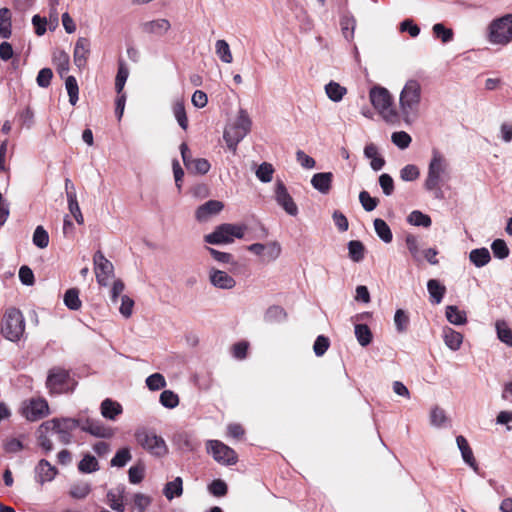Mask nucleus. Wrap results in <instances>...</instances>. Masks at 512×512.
<instances>
[{
    "label": "nucleus",
    "instance_id": "nucleus-22",
    "mask_svg": "<svg viewBox=\"0 0 512 512\" xmlns=\"http://www.w3.org/2000/svg\"><path fill=\"white\" fill-rule=\"evenodd\" d=\"M333 174L331 172H320L312 176L310 183L312 187L322 195H327L332 187Z\"/></svg>",
    "mask_w": 512,
    "mask_h": 512
},
{
    "label": "nucleus",
    "instance_id": "nucleus-4",
    "mask_svg": "<svg viewBox=\"0 0 512 512\" xmlns=\"http://www.w3.org/2000/svg\"><path fill=\"white\" fill-rule=\"evenodd\" d=\"M369 102L385 123L399 122L398 112L393 106L392 95L387 88L380 85L372 86L369 90Z\"/></svg>",
    "mask_w": 512,
    "mask_h": 512
},
{
    "label": "nucleus",
    "instance_id": "nucleus-58",
    "mask_svg": "<svg viewBox=\"0 0 512 512\" xmlns=\"http://www.w3.org/2000/svg\"><path fill=\"white\" fill-rule=\"evenodd\" d=\"M68 208L78 224L83 223V216L74 193H67Z\"/></svg>",
    "mask_w": 512,
    "mask_h": 512
},
{
    "label": "nucleus",
    "instance_id": "nucleus-56",
    "mask_svg": "<svg viewBox=\"0 0 512 512\" xmlns=\"http://www.w3.org/2000/svg\"><path fill=\"white\" fill-rule=\"evenodd\" d=\"M160 403L169 409H173L179 404V397L176 393L171 390H164L160 394Z\"/></svg>",
    "mask_w": 512,
    "mask_h": 512
},
{
    "label": "nucleus",
    "instance_id": "nucleus-26",
    "mask_svg": "<svg viewBox=\"0 0 512 512\" xmlns=\"http://www.w3.org/2000/svg\"><path fill=\"white\" fill-rule=\"evenodd\" d=\"M81 429L91 435L99 438H111L114 435V430L106 427L99 422L86 420L83 424H80Z\"/></svg>",
    "mask_w": 512,
    "mask_h": 512
},
{
    "label": "nucleus",
    "instance_id": "nucleus-28",
    "mask_svg": "<svg viewBox=\"0 0 512 512\" xmlns=\"http://www.w3.org/2000/svg\"><path fill=\"white\" fill-rule=\"evenodd\" d=\"M446 320L454 326H464L468 322L467 313L460 310L456 305H447L445 307Z\"/></svg>",
    "mask_w": 512,
    "mask_h": 512
},
{
    "label": "nucleus",
    "instance_id": "nucleus-10",
    "mask_svg": "<svg viewBox=\"0 0 512 512\" xmlns=\"http://www.w3.org/2000/svg\"><path fill=\"white\" fill-rule=\"evenodd\" d=\"M137 443L149 453L157 457L167 454L168 448L164 439L146 430H138L135 433Z\"/></svg>",
    "mask_w": 512,
    "mask_h": 512
},
{
    "label": "nucleus",
    "instance_id": "nucleus-18",
    "mask_svg": "<svg viewBox=\"0 0 512 512\" xmlns=\"http://www.w3.org/2000/svg\"><path fill=\"white\" fill-rule=\"evenodd\" d=\"M180 152L186 168L194 174H206L210 170V163L204 158H191L186 143L180 145Z\"/></svg>",
    "mask_w": 512,
    "mask_h": 512
},
{
    "label": "nucleus",
    "instance_id": "nucleus-38",
    "mask_svg": "<svg viewBox=\"0 0 512 512\" xmlns=\"http://www.w3.org/2000/svg\"><path fill=\"white\" fill-rule=\"evenodd\" d=\"M215 53L221 62L225 64L233 62V55L226 40L219 39L215 42Z\"/></svg>",
    "mask_w": 512,
    "mask_h": 512
},
{
    "label": "nucleus",
    "instance_id": "nucleus-61",
    "mask_svg": "<svg viewBox=\"0 0 512 512\" xmlns=\"http://www.w3.org/2000/svg\"><path fill=\"white\" fill-rule=\"evenodd\" d=\"M131 460V453L128 448H122L111 459V465L115 467H123Z\"/></svg>",
    "mask_w": 512,
    "mask_h": 512
},
{
    "label": "nucleus",
    "instance_id": "nucleus-17",
    "mask_svg": "<svg viewBox=\"0 0 512 512\" xmlns=\"http://www.w3.org/2000/svg\"><path fill=\"white\" fill-rule=\"evenodd\" d=\"M68 373L62 369L50 370L46 385L52 393L67 392L72 388Z\"/></svg>",
    "mask_w": 512,
    "mask_h": 512
},
{
    "label": "nucleus",
    "instance_id": "nucleus-2",
    "mask_svg": "<svg viewBox=\"0 0 512 512\" xmlns=\"http://www.w3.org/2000/svg\"><path fill=\"white\" fill-rule=\"evenodd\" d=\"M79 426V420L73 418H54L45 421L37 430L38 443L46 452H50L53 449L50 434H57L63 444H68L71 441V432Z\"/></svg>",
    "mask_w": 512,
    "mask_h": 512
},
{
    "label": "nucleus",
    "instance_id": "nucleus-64",
    "mask_svg": "<svg viewBox=\"0 0 512 512\" xmlns=\"http://www.w3.org/2000/svg\"><path fill=\"white\" fill-rule=\"evenodd\" d=\"M3 447L6 453L17 454L24 449V445L20 439L8 438L4 441Z\"/></svg>",
    "mask_w": 512,
    "mask_h": 512
},
{
    "label": "nucleus",
    "instance_id": "nucleus-39",
    "mask_svg": "<svg viewBox=\"0 0 512 512\" xmlns=\"http://www.w3.org/2000/svg\"><path fill=\"white\" fill-rule=\"evenodd\" d=\"M407 222L416 227H424L428 228L432 224V220L429 215L419 211L414 210L407 216Z\"/></svg>",
    "mask_w": 512,
    "mask_h": 512
},
{
    "label": "nucleus",
    "instance_id": "nucleus-23",
    "mask_svg": "<svg viewBox=\"0 0 512 512\" xmlns=\"http://www.w3.org/2000/svg\"><path fill=\"white\" fill-rule=\"evenodd\" d=\"M125 488L119 486L107 492L106 499L112 511L124 512L125 511Z\"/></svg>",
    "mask_w": 512,
    "mask_h": 512
},
{
    "label": "nucleus",
    "instance_id": "nucleus-40",
    "mask_svg": "<svg viewBox=\"0 0 512 512\" xmlns=\"http://www.w3.org/2000/svg\"><path fill=\"white\" fill-rule=\"evenodd\" d=\"M374 230L377 236L384 242L390 243L393 239V235L388 224L380 218H376L373 222Z\"/></svg>",
    "mask_w": 512,
    "mask_h": 512
},
{
    "label": "nucleus",
    "instance_id": "nucleus-43",
    "mask_svg": "<svg viewBox=\"0 0 512 512\" xmlns=\"http://www.w3.org/2000/svg\"><path fill=\"white\" fill-rule=\"evenodd\" d=\"M275 169L271 163L263 162L259 166H257L255 170V175L259 181L262 183H269L273 179V174Z\"/></svg>",
    "mask_w": 512,
    "mask_h": 512
},
{
    "label": "nucleus",
    "instance_id": "nucleus-53",
    "mask_svg": "<svg viewBox=\"0 0 512 512\" xmlns=\"http://www.w3.org/2000/svg\"><path fill=\"white\" fill-rule=\"evenodd\" d=\"M133 503L137 512H146L152 503V497L147 494L138 492L133 496Z\"/></svg>",
    "mask_w": 512,
    "mask_h": 512
},
{
    "label": "nucleus",
    "instance_id": "nucleus-3",
    "mask_svg": "<svg viewBox=\"0 0 512 512\" xmlns=\"http://www.w3.org/2000/svg\"><path fill=\"white\" fill-rule=\"evenodd\" d=\"M450 174L451 169L447 157L439 150H432L424 188L430 192L440 189L441 184L450 179Z\"/></svg>",
    "mask_w": 512,
    "mask_h": 512
},
{
    "label": "nucleus",
    "instance_id": "nucleus-16",
    "mask_svg": "<svg viewBox=\"0 0 512 512\" xmlns=\"http://www.w3.org/2000/svg\"><path fill=\"white\" fill-rule=\"evenodd\" d=\"M274 198L277 205L280 206L288 215L292 217L298 215V206L282 181H277L274 185Z\"/></svg>",
    "mask_w": 512,
    "mask_h": 512
},
{
    "label": "nucleus",
    "instance_id": "nucleus-63",
    "mask_svg": "<svg viewBox=\"0 0 512 512\" xmlns=\"http://www.w3.org/2000/svg\"><path fill=\"white\" fill-rule=\"evenodd\" d=\"M297 163L304 169H314L316 166V161L314 158L306 154L302 150H298L295 154Z\"/></svg>",
    "mask_w": 512,
    "mask_h": 512
},
{
    "label": "nucleus",
    "instance_id": "nucleus-30",
    "mask_svg": "<svg viewBox=\"0 0 512 512\" xmlns=\"http://www.w3.org/2000/svg\"><path fill=\"white\" fill-rule=\"evenodd\" d=\"M427 290L432 304H440L446 294V287L437 279H430L427 282Z\"/></svg>",
    "mask_w": 512,
    "mask_h": 512
},
{
    "label": "nucleus",
    "instance_id": "nucleus-62",
    "mask_svg": "<svg viewBox=\"0 0 512 512\" xmlns=\"http://www.w3.org/2000/svg\"><path fill=\"white\" fill-rule=\"evenodd\" d=\"M396 330L400 333L404 332L407 328L409 318L403 309H397L393 319Z\"/></svg>",
    "mask_w": 512,
    "mask_h": 512
},
{
    "label": "nucleus",
    "instance_id": "nucleus-47",
    "mask_svg": "<svg viewBox=\"0 0 512 512\" xmlns=\"http://www.w3.org/2000/svg\"><path fill=\"white\" fill-rule=\"evenodd\" d=\"M32 241L40 249L47 248L49 245L48 232L42 226H37L34 230Z\"/></svg>",
    "mask_w": 512,
    "mask_h": 512
},
{
    "label": "nucleus",
    "instance_id": "nucleus-48",
    "mask_svg": "<svg viewBox=\"0 0 512 512\" xmlns=\"http://www.w3.org/2000/svg\"><path fill=\"white\" fill-rule=\"evenodd\" d=\"M129 69L124 63L119 64L118 72L115 79V88L118 94L123 93L125 83L129 77Z\"/></svg>",
    "mask_w": 512,
    "mask_h": 512
},
{
    "label": "nucleus",
    "instance_id": "nucleus-36",
    "mask_svg": "<svg viewBox=\"0 0 512 512\" xmlns=\"http://www.w3.org/2000/svg\"><path fill=\"white\" fill-rule=\"evenodd\" d=\"M183 493V480L181 477H176L174 480L165 484L163 494L168 500L175 497H180Z\"/></svg>",
    "mask_w": 512,
    "mask_h": 512
},
{
    "label": "nucleus",
    "instance_id": "nucleus-55",
    "mask_svg": "<svg viewBox=\"0 0 512 512\" xmlns=\"http://www.w3.org/2000/svg\"><path fill=\"white\" fill-rule=\"evenodd\" d=\"M494 256L498 259H505L509 256V248L503 239H496L491 244Z\"/></svg>",
    "mask_w": 512,
    "mask_h": 512
},
{
    "label": "nucleus",
    "instance_id": "nucleus-1",
    "mask_svg": "<svg viewBox=\"0 0 512 512\" xmlns=\"http://www.w3.org/2000/svg\"><path fill=\"white\" fill-rule=\"evenodd\" d=\"M422 85L415 78L406 79L397 93V112L399 120L406 125L414 123L420 115Z\"/></svg>",
    "mask_w": 512,
    "mask_h": 512
},
{
    "label": "nucleus",
    "instance_id": "nucleus-12",
    "mask_svg": "<svg viewBox=\"0 0 512 512\" xmlns=\"http://www.w3.org/2000/svg\"><path fill=\"white\" fill-rule=\"evenodd\" d=\"M124 289L125 285L121 280L114 281L111 288V300L115 304L119 302V313L128 319L133 315L135 302L130 296L123 294Z\"/></svg>",
    "mask_w": 512,
    "mask_h": 512
},
{
    "label": "nucleus",
    "instance_id": "nucleus-45",
    "mask_svg": "<svg viewBox=\"0 0 512 512\" xmlns=\"http://www.w3.org/2000/svg\"><path fill=\"white\" fill-rule=\"evenodd\" d=\"M54 63L61 77H65L69 71V55L64 51H58L54 55Z\"/></svg>",
    "mask_w": 512,
    "mask_h": 512
},
{
    "label": "nucleus",
    "instance_id": "nucleus-51",
    "mask_svg": "<svg viewBox=\"0 0 512 512\" xmlns=\"http://www.w3.org/2000/svg\"><path fill=\"white\" fill-rule=\"evenodd\" d=\"M496 138L505 144L512 142V123L502 122L496 132Z\"/></svg>",
    "mask_w": 512,
    "mask_h": 512
},
{
    "label": "nucleus",
    "instance_id": "nucleus-27",
    "mask_svg": "<svg viewBox=\"0 0 512 512\" xmlns=\"http://www.w3.org/2000/svg\"><path fill=\"white\" fill-rule=\"evenodd\" d=\"M172 114L177 121L178 125L186 131L188 129V117L185 108V102L181 98H177L171 103Z\"/></svg>",
    "mask_w": 512,
    "mask_h": 512
},
{
    "label": "nucleus",
    "instance_id": "nucleus-20",
    "mask_svg": "<svg viewBox=\"0 0 512 512\" xmlns=\"http://www.w3.org/2000/svg\"><path fill=\"white\" fill-rule=\"evenodd\" d=\"M224 208V204L218 200H210L202 204L195 211V218L199 222H206L211 217L219 214Z\"/></svg>",
    "mask_w": 512,
    "mask_h": 512
},
{
    "label": "nucleus",
    "instance_id": "nucleus-9",
    "mask_svg": "<svg viewBox=\"0 0 512 512\" xmlns=\"http://www.w3.org/2000/svg\"><path fill=\"white\" fill-rule=\"evenodd\" d=\"M247 251L253 254L260 263L269 264L281 256L282 246L277 240H270L264 243L250 244L247 246Z\"/></svg>",
    "mask_w": 512,
    "mask_h": 512
},
{
    "label": "nucleus",
    "instance_id": "nucleus-59",
    "mask_svg": "<svg viewBox=\"0 0 512 512\" xmlns=\"http://www.w3.org/2000/svg\"><path fill=\"white\" fill-rule=\"evenodd\" d=\"M145 475V466L142 463L133 465L128 470L129 481L132 484H139Z\"/></svg>",
    "mask_w": 512,
    "mask_h": 512
},
{
    "label": "nucleus",
    "instance_id": "nucleus-13",
    "mask_svg": "<svg viewBox=\"0 0 512 512\" xmlns=\"http://www.w3.org/2000/svg\"><path fill=\"white\" fill-rule=\"evenodd\" d=\"M94 273L99 285L105 287L113 286L115 281L113 264L100 252L94 255Z\"/></svg>",
    "mask_w": 512,
    "mask_h": 512
},
{
    "label": "nucleus",
    "instance_id": "nucleus-57",
    "mask_svg": "<svg viewBox=\"0 0 512 512\" xmlns=\"http://www.w3.org/2000/svg\"><path fill=\"white\" fill-rule=\"evenodd\" d=\"M146 385L149 390L157 391L166 386V380L164 376L160 373L151 374L146 378Z\"/></svg>",
    "mask_w": 512,
    "mask_h": 512
},
{
    "label": "nucleus",
    "instance_id": "nucleus-21",
    "mask_svg": "<svg viewBox=\"0 0 512 512\" xmlns=\"http://www.w3.org/2000/svg\"><path fill=\"white\" fill-rule=\"evenodd\" d=\"M57 474V468L44 459L40 460L35 467V479L41 485L53 481Z\"/></svg>",
    "mask_w": 512,
    "mask_h": 512
},
{
    "label": "nucleus",
    "instance_id": "nucleus-46",
    "mask_svg": "<svg viewBox=\"0 0 512 512\" xmlns=\"http://www.w3.org/2000/svg\"><path fill=\"white\" fill-rule=\"evenodd\" d=\"M65 88L69 96V102L74 106L78 101L79 87L73 76H66Z\"/></svg>",
    "mask_w": 512,
    "mask_h": 512
},
{
    "label": "nucleus",
    "instance_id": "nucleus-34",
    "mask_svg": "<svg viewBox=\"0 0 512 512\" xmlns=\"http://www.w3.org/2000/svg\"><path fill=\"white\" fill-rule=\"evenodd\" d=\"M101 415L110 420H114L119 414L122 413V406L111 399H105L102 401L101 406Z\"/></svg>",
    "mask_w": 512,
    "mask_h": 512
},
{
    "label": "nucleus",
    "instance_id": "nucleus-41",
    "mask_svg": "<svg viewBox=\"0 0 512 512\" xmlns=\"http://www.w3.org/2000/svg\"><path fill=\"white\" fill-rule=\"evenodd\" d=\"M355 337L358 343L365 347L372 342V332L366 324H356L354 327Z\"/></svg>",
    "mask_w": 512,
    "mask_h": 512
},
{
    "label": "nucleus",
    "instance_id": "nucleus-49",
    "mask_svg": "<svg viewBox=\"0 0 512 512\" xmlns=\"http://www.w3.org/2000/svg\"><path fill=\"white\" fill-rule=\"evenodd\" d=\"M392 143L399 149H406L412 142L411 136L405 131L393 132L391 135Z\"/></svg>",
    "mask_w": 512,
    "mask_h": 512
},
{
    "label": "nucleus",
    "instance_id": "nucleus-14",
    "mask_svg": "<svg viewBox=\"0 0 512 512\" xmlns=\"http://www.w3.org/2000/svg\"><path fill=\"white\" fill-rule=\"evenodd\" d=\"M21 413L28 421H38L49 415L48 403L43 398H31L23 402Z\"/></svg>",
    "mask_w": 512,
    "mask_h": 512
},
{
    "label": "nucleus",
    "instance_id": "nucleus-42",
    "mask_svg": "<svg viewBox=\"0 0 512 512\" xmlns=\"http://www.w3.org/2000/svg\"><path fill=\"white\" fill-rule=\"evenodd\" d=\"M91 492V485L88 482H76L69 490V494L72 498L77 500L85 499Z\"/></svg>",
    "mask_w": 512,
    "mask_h": 512
},
{
    "label": "nucleus",
    "instance_id": "nucleus-54",
    "mask_svg": "<svg viewBox=\"0 0 512 512\" xmlns=\"http://www.w3.org/2000/svg\"><path fill=\"white\" fill-rule=\"evenodd\" d=\"M420 176V169L414 164L405 165L400 170V178L405 182L415 181Z\"/></svg>",
    "mask_w": 512,
    "mask_h": 512
},
{
    "label": "nucleus",
    "instance_id": "nucleus-7",
    "mask_svg": "<svg viewBox=\"0 0 512 512\" xmlns=\"http://www.w3.org/2000/svg\"><path fill=\"white\" fill-rule=\"evenodd\" d=\"M0 332L9 341H19L25 332V319L22 312L17 308H9L5 311Z\"/></svg>",
    "mask_w": 512,
    "mask_h": 512
},
{
    "label": "nucleus",
    "instance_id": "nucleus-11",
    "mask_svg": "<svg viewBox=\"0 0 512 512\" xmlns=\"http://www.w3.org/2000/svg\"><path fill=\"white\" fill-rule=\"evenodd\" d=\"M205 448L206 452L221 465H234L238 460L235 451L221 441L208 440L205 444Z\"/></svg>",
    "mask_w": 512,
    "mask_h": 512
},
{
    "label": "nucleus",
    "instance_id": "nucleus-15",
    "mask_svg": "<svg viewBox=\"0 0 512 512\" xmlns=\"http://www.w3.org/2000/svg\"><path fill=\"white\" fill-rule=\"evenodd\" d=\"M207 279L210 286L217 290L229 291L237 286V281L232 275L215 266L208 268Z\"/></svg>",
    "mask_w": 512,
    "mask_h": 512
},
{
    "label": "nucleus",
    "instance_id": "nucleus-60",
    "mask_svg": "<svg viewBox=\"0 0 512 512\" xmlns=\"http://www.w3.org/2000/svg\"><path fill=\"white\" fill-rule=\"evenodd\" d=\"M432 30L435 36L440 38L443 43H448L453 39L454 33L452 29L446 28L441 23L434 24Z\"/></svg>",
    "mask_w": 512,
    "mask_h": 512
},
{
    "label": "nucleus",
    "instance_id": "nucleus-50",
    "mask_svg": "<svg viewBox=\"0 0 512 512\" xmlns=\"http://www.w3.org/2000/svg\"><path fill=\"white\" fill-rule=\"evenodd\" d=\"M78 469L83 473H92L99 469L97 459L92 455H85L78 464Z\"/></svg>",
    "mask_w": 512,
    "mask_h": 512
},
{
    "label": "nucleus",
    "instance_id": "nucleus-19",
    "mask_svg": "<svg viewBox=\"0 0 512 512\" xmlns=\"http://www.w3.org/2000/svg\"><path fill=\"white\" fill-rule=\"evenodd\" d=\"M171 23L166 18H155L140 24L143 33L150 36L162 37L171 30Z\"/></svg>",
    "mask_w": 512,
    "mask_h": 512
},
{
    "label": "nucleus",
    "instance_id": "nucleus-31",
    "mask_svg": "<svg viewBox=\"0 0 512 512\" xmlns=\"http://www.w3.org/2000/svg\"><path fill=\"white\" fill-rule=\"evenodd\" d=\"M428 419L429 424L437 429L444 428L448 423L446 411L438 405L430 408Z\"/></svg>",
    "mask_w": 512,
    "mask_h": 512
},
{
    "label": "nucleus",
    "instance_id": "nucleus-33",
    "mask_svg": "<svg viewBox=\"0 0 512 512\" xmlns=\"http://www.w3.org/2000/svg\"><path fill=\"white\" fill-rule=\"evenodd\" d=\"M469 260L476 268H482L491 261V255L487 248H477L470 251Z\"/></svg>",
    "mask_w": 512,
    "mask_h": 512
},
{
    "label": "nucleus",
    "instance_id": "nucleus-5",
    "mask_svg": "<svg viewBox=\"0 0 512 512\" xmlns=\"http://www.w3.org/2000/svg\"><path fill=\"white\" fill-rule=\"evenodd\" d=\"M252 120L245 109H239L235 118L229 120L224 128L223 139L232 151L250 132Z\"/></svg>",
    "mask_w": 512,
    "mask_h": 512
},
{
    "label": "nucleus",
    "instance_id": "nucleus-8",
    "mask_svg": "<svg viewBox=\"0 0 512 512\" xmlns=\"http://www.w3.org/2000/svg\"><path fill=\"white\" fill-rule=\"evenodd\" d=\"M247 227L242 224H221L211 232L204 235V241L211 245H227L234 242L235 238L242 239Z\"/></svg>",
    "mask_w": 512,
    "mask_h": 512
},
{
    "label": "nucleus",
    "instance_id": "nucleus-6",
    "mask_svg": "<svg viewBox=\"0 0 512 512\" xmlns=\"http://www.w3.org/2000/svg\"><path fill=\"white\" fill-rule=\"evenodd\" d=\"M485 36L493 46H507L512 42V13L492 19L485 30Z\"/></svg>",
    "mask_w": 512,
    "mask_h": 512
},
{
    "label": "nucleus",
    "instance_id": "nucleus-29",
    "mask_svg": "<svg viewBox=\"0 0 512 512\" xmlns=\"http://www.w3.org/2000/svg\"><path fill=\"white\" fill-rule=\"evenodd\" d=\"M456 445H457L459 451L461 452L463 461L467 465H469L472 469L476 470L477 463H476L473 451H472L467 439L462 435L457 436L456 437Z\"/></svg>",
    "mask_w": 512,
    "mask_h": 512
},
{
    "label": "nucleus",
    "instance_id": "nucleus-44",
    "mask_svg": "<svg viewBox=\"0 0 512 512\" xmlns=\"http://www.w3.org/2000/svg\"><path fill=\"white\" fill-rule=\"evenodd\" d=\"M65 306L70 310H79L82 302L79 298V291L75 288L68 289L63 297Z\"/></svg>",
    "mask_w": 512,
    "mask_h": 512
},
{
    "label": "nucleus",
    "instance_id": "nucleus-52",
    "mask_svg": "<svg viewBox=\"0 0 512 512\" xmlns=\"http://www.w3.org/2000/svg\"><path fill=\"white\" fill-rule=\"evenodd\" d=\"M349 257L354 262H359L364 257V246L360 241L352 240L348 243Z\"/></svg>",
    "mask_w": 512,
    "mask_h": 512
},
{
    "label": "nucleus",
    "instance_id": "nucleus-25",
    "mask_svg": "<svg viewBox=\"0 0 512 512\" xmlns=\"http://www.w3.org/2000/svg\"><path fill=\"white\" fill-rule=\"evenodd\" d=\"M364 156L370 161V167L374 171L381 170L385 165V159L379 152V148L374 143H368L363 149Z\"/></svg>",
    "mask_w": 512,
    "mask_h": 512
},
{
    "label": "nucleus",
    "instance_id": "nucleus-32",
    "mask_svg": "<svg viewBox=\"0 0 512 512\" xmlns=\"http://www.w3.org/2000/svg\"><path fill=\"white\" fill-rule=\"evenodd\" d=\"M326 96L333 102H340L347 94V88L335 81L328 82L324 87Z\"/></svg>",
    "mask_w": 512,
    "mask_h": 512
},
{
    "label": "nucleus",
    "instance_id": "nucleus-37",
    "mask_svg": "<svg viewBox=\"0 0 512 512\" xmlns=\"http://www.w3.org/2000/svg\"><path fill=\"white\" fill-rule=\"evenodd\" d=\"M495 330L497 338L502 343L512 348V329L509 325L503 320H498L495 323Z\"/></svg>",
    "mask_w": 512,
    "mask_h": 512
},
{
    "label": "nucleus",
    "instance_id": "nucleus-24",
    "mask_svg": "<svg viewBox=\"0 0 512 512\" xmlns=\"http://www.w3.org/2000/svg\"><path fill=\"white\" fill-rule=\"evenodd\" d=\"M442 338L445 346L451 351H458L461 348L464 340L462 333L448 326H445L442 329Z\"/></svg>",
    "mask_w": 512,
    "mask_h": 512
},
{
    "label": "nucleus",
    "instance_id": "nucleus-35",
    "mask_svg": "<svg viewBox=\"0 0 512 512\" xmlns=\"http://www.w3.org/2000/svg\"><path fill=\"white\" fill-rule=\"evenodd\" d=\"M89 54V48L87 41L85 39H79L76 42L75 48H74V64L77 67H83L86 64V60Z\"/></svg>",
    "mask_w": 512,
    "mask_h": 512
}]
</instances>
